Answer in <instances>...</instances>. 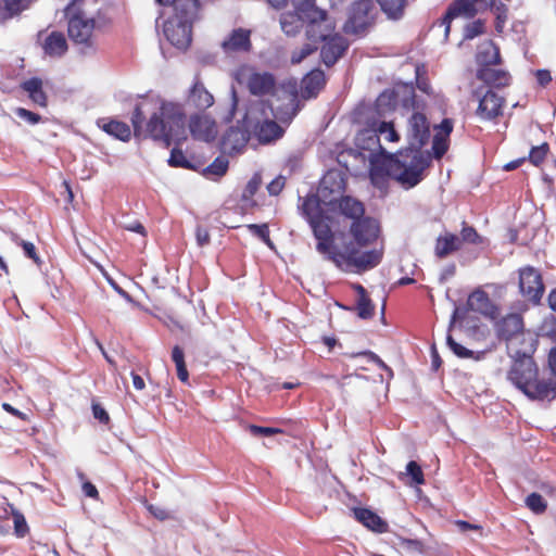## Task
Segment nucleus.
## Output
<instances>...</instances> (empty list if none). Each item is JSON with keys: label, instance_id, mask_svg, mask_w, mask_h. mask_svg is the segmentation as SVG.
Here are the masks:
<instances>
[{"label": "nucleus", "instance_id": "nucleus-35", "mask_svg": "<svg viewBox=\"0 0 556 556\" xmlns=\"http://www.w3.org/2000/svg\"><path fill=\"white\" fill-rule=\"evenodd\" d=\"M356 291L358 293L357 300V314L361 318L366 319L370 318L374 315V305L370 299L366 294V290L362 286H356Z\"/></svg>", "mask_w": 556, "mask_h": 556}, {"label": "nucleus", "instance_id": "nucleus-38", "mask_svg": "<svg viewBox=\"0 0 556 556\" xmlns=\"http://www.w3.org/2000/svg\"><path fill=\"white\" fill-rule=\"evenodd\" d=\"M382 11L392 18H397L402 15L405 0H377Z\"/></svg>", "mask_w": 556, "mask_h": 556}, {"label": "nucleus", "instance_id": "nucleus-24", "mask_svg": "<svg viewBox=\"0 0 556 556\" xmlns=\"http://www.w3.org/2000/svg\"><path fill=\"white\" fill-rule=\"evenodd\" d=\"M453 130V123L451 119L445 118L438 126V132L435 134L432 142V150L437 159H440L448 149V136Z\"/></svg>", "mask_w": 556, "mask_h": 556}, {"label": "nucleus", "instance_id": "nucleus-62", "mask_svg": "<svg viewBox=\"0 0 556 556\" xmlns=\"http://www.w3.org/2000/svg\"><path fill=\"white\" fill-rule=\"evenodd\" d=\"M109 283L112 286V288L121 295L123 296L127 302L134 303L132 298L127 293L124 289H122L113 279H109Z\"/></svg>", "mask_w": 556, "mask_h": 556}, {"label": "nucleus", "instance_id": "nucleus-12", "mask_svg": "<svg viewBox=\"0 0 556 556\" xmlns=\"http://www.w3.org/2000/svg\"><path fill=\"white\" fill-rule=\"evenodd\" d=\"M350 235L352 236L353 241L345 245H354L359 252H363L361 250L362 248L370 245L378 239L380 235L379 223L375 218L368 216L361 219L358 218V220L352 222L350 226Z\"/></svg>", "mask_w": 556, "mask_h": 556}, {"label": "nucleus", "instance_id": "nucleus-21", "mask_svg": "<svg viewBox=\"0 0 556 556\" xmlns=\"http://www.w3.org/2000/svg\"><path fill=\"white\" fill-rule=\"evenodd\" d=\"M467 304L471 311L480 313L491 319L496 318L498 315L497 307L490 300L489 295L480 289L475 290L468 296Z\"/></svg>", "mask_w": 556, "mask_h": 556}, {"label": "nucleus", "instance_id": "nucleus-18", "mask_svg": "<svg viewBox=\"0 0 556 556\" xmlns=\"http://www.w3.org/2000/svg\"><path fill=\"white\" fill-rule=\"evenodd\" d=\"M504 99L496 92L488 90L479 100L477 115L484 121H491L502 113Z\"/></svg>", "mask_w": 556, "mask_h": 556}, {"label": "nucleus", "instance_id": "nucleus-32", "mask_svg": "<svg viewBox=\"0 0 556 556\" xmlns=\"http://www.w3.org/2000/svg\"><path fill=\"white\" fill-rule=\"evenodd\" d=\"M101 127L106 134L122 141H128L131 137L130 127L126 123L112 119L104 122Z\"/></svg>", "mask_w": 556, "mask_h": 556}, {"label": "nucleus", "instance_id": "nucleus-37", "mask_svg": "<svg viewBox=\"0 0 556 556\" xmlns=\"http://www.w3.org/2000/svg\"><path fill=\"white\" fill-rule=\"evenodd\" d=\"M377 131L379 132V142L383 139L386 142H397L400 136L392 122L376 121Z\"/></svg>", "mask_w": 556, "mask_h": 556}, {"label": "nucleus", "instance_id": "nucleus-29", "mask_svg": "<svg viewBox=\"0 0 556 556\" xmlns=\"http://www.w3.org/2000/svg\"><path fill=\"white\" fill-rule=\"evenodd\" d=\"M339 210L342 215L352 219V222L365 217V208L363 203L352 197L341 198L339 201Z\"/></svg>", "mask_w": 556, "mask_h": 556}, {"label": "nucleus", "instance_id": "nucleus-60", "mask_svg": "<svg viewBox=\"0 0 556 556\" xmlns=\"http://www.w3.org/2000/svg\"><path fill=\"white\" fill-rule=\"evenodd\" d=\"M123 227L126 230L138 232V233H141L142 236H144V233H146L144 232V227L138 220H134V222H130L128 224H123Z\"/></svg>", "mask_w": 556, "mask_h": 556}, {"label": "nucleus", "instance_id": "nucleus-13", "mask_svg": "<svg viewBox=\"0 0 556 556\" xmlns=\"http://www.w3.org/2000/svg\"><path fill=\"white\" fill-rule=\"evenodd\" d=\"M370 9L371 4L368 1L355 2L350 9L349 17L343 26L345 34H363L370 25Z\"/></svg>", "mask_w": 556, "mask_h": 556}, {"label": "nucleus", "instance_id": "nucleus-2", "mask_svg": "<svg viewBox=\"0 0 556 556\" xmlns=\"http://www.w3.org/2000/svg\"><path fill=\"white\" fill-rule=\"evenodd\" d=\"M317 241L316 251L338 268L350 273H364L378 266L383 257V247L359 252L354 245L339 249L334 236L325 216L308 223Z\"/></svg>", "mask_w": 556, "mask_h": 556}, {"label": "nucleus", "instance_id": "nucleus-7", "mask_svg": "<svg viewBox=\"0 0 556 556\" xmlns=\"http://www.w3.org/2000/svg\"><path fill=\"white\" fill-rule=\"evenodd\" d=\"M333 30L334 24L325 11H313V17L307 29V39L315 43L324 42L320 55L327 66L333 65L348 48L345 39L334 34Z\"/></svg>", "mask_w": 556, "mask_h": 556}, {"label": "nucleus", "instance_id": "nucleus-36", "mask_svg": "<svg viewBox=\"0 0 556 556\" xmlns=\"http://www.w3.org/2000/svg\"><path fill=\"white\" fill-rule=\"evenodd\" d=\"M229 162L224 156L216 157L212 164L204 169V176L210 179H218L224 176L228 169Z\"/></svg>", "mask_w": 556, "mask_h": 556}, {"label": "nucleus", "instance_id": "nucleus-50", "mask_svg": "<svg viewBox=\"0 0 556 556\" xmlns=\"http://www.w3.org/2000/svg\"><path fill=\"white\" fill-rule=\"evenodd\" d=\"M168 163L172 166H180V167H187L188 166V161L186 160L184 153L181 151H179V150H176V149L172 150Z\"/></svg>", "mask_w": 556, "mask_h": 556}, {"label": "nucleus", "instance_id": "nucleus-3", "mask_svg": "<svg viewBox=\"0 0 556 556\" xmlns=\"http://www.w3.org/2000/svg\"><path fill=\"white\" fill-rule=\"evenodd\" d=\"M143 106L144 104L137 105L131 116L136 136H149L166 147L185 139L186 114L181 103L159 98L146 124Z\"/></svg>", "mask_w": 556, "mask_h": 556}, {"label": "nucleus", "instance_id": "nucleus-40", "mask_svg": "<svg viewBox=\"0 0 556 556\" xmlns=\"http://www.w3.org/2000/svg\"><path fill=\"white\" fill-rule=\"evenodd\" d=\"M460 244L463 242L470 243V244H481L483 242V239L481 236L478 235L476 229L470 226H464L460 231Z\"/></svg>", "mask_w": 556, "mask_h": 556}, {"label": "nucleus", "instance_id": "nucleus-43", "mask_svg": "<svg viewBox=\"0 0 556 556\" xmlns=\"http://www.w3.org/2000/svg\"><path fill=\"white\" fill-rule=\"evenodd\" d=\"M446 343L448 348L453 351V353L460 358H469L473 354L472 351L457 343L451 334H447Z\"/></svg>", "mask_w": 556, "mask_h": 556}, {"label": "nucleus", "instance_id": "nucleus-41", "mask_svg": "<svg viewBox=\"0 0 556 556\" xmlns=\"http://www.w3.org/2000/svg\"><path fill=\"white\" fill-rule=\"evenodd\" d=\"M406 475L410 477L412 484H422L425 482L420 466L412 460L406 465Z\"/></svg>", "mask_w": 556, "mask_h": 556}, {"label": "nucleus", "instance_id": "nucleus-42", "mask_svg": "<svg viewBox=\"0 0 556 556\" xmlns=\"http://www.w3.org/2000/svg\"><path fill=\"white\" fill-rule=\"evenodd\" d=\"M527 506L535 514H541L546 509V503L538 493H531L526 500Z\"/></svg>", "mask_w": 556, "mask_h": 556}, {"label": "nucleus", "instance_id": "nucleus-26", "mask_svg": "<svg viewBox=\"0 0 556 556\" xmlns=\"http://www.w3.org/2000/svg\"><path fill=\"white\" fill-rule=\"evenodd\" d=\"M476 60L481 67L497 64L500 62V50L491 40H485L479 45Z\"/></svg>", "mask_w": 556, "mask_h": 556}, {"label": "nucleus", "instance_id": "nucleus-22", "mask_svg": "<svg viewBox=\"0 0 556 556\" xmlns=\"http://www.w3.org/2000/svg\"><path fill=\"white\" fill-rule=\"evenodd\" d=\"M188 104L204 111L214 104V97L200 81L195 80L188 94Z\"/></svg>", "mask_w": 556, "mask_h": 556}, {"label": "nucleus", "instance_id": "nucleus-49", "mask_svg": "<svg viewBox=\"0 0 556 556\" xmlns=\"http://www.w3.org/2000/svg\"><path fill=\"white\" fill-rule=\"evenodd\" d=\"M249 431L251 432L252 435L254 437H260V435H265V437H269V435H274L276 433H280L282 432L280 429L278 428H271V427H260V426H255V425H250L248 427Z\"/></svg>", "mask_w": 556, "mask_h": 556}, {"label": "nucleus", "instance_id": "nucleus-51", "mask_svg": "<svg viewBox=\"0 0 556 556\" xmlns=\"http://www.w3.org/2000/svg\"><path fill=\"white\" fill-rule=\"evenodd\" d=\"M147 508L149 513L159 520H166L170 518V513L164 507L150 504Z\"/></svg>", "mask_w": 556, "mask_h": 556}, {"label": "nucleus", "instance_id": "nucleus-20", "mask_svg": "<svg viewBox=\"0 0 556 556\" xmlns=\"http://www.w3.org/2000/svg\"><path fill=\"white\" fill-rule=\"evenodd\" d=\"M250 128L245 125V117L243 118L242 127H230L224 135L222 146L224 150L230 152L240 151L250 138Z\"/></svg>", "mask_w": 556, "mask_h": 556}, {"label": "nucleus", "instance_id": "nucleus-23", "mask_svg": "<svg viewBox=\"0 0 556 556\" xmlns=\"http://www.w3.org/2000/svg\"><path fill=\"white\" fill-rule=\"evenodd\" d=\"M356 144L363 150L382 151V144L379 142V132L377 131V124L374 121L367 128L358 131L356 135Z\"/></svg>", "mask_w": 556, "mask_h": 556}, {"label": "nucleus", "instance_id": "nucleus-28", "mask_svg": "<svg viewBox=\"0 0 556 556\" xmlns=\"http://www.w3.org/2000/svg\"><path fill=\"white\" fill-rule=\"evenodd\" d=\"M460 249V239L454 233L445 232L437 238L434 254L443 258Z\"/></svg>", "mask_w": 556, "mask_h": 556}, {"label": "nucleus", "instance_id": "nucleus-58", "mask_svg": "<svg viewBox=\"0 0 556 556\" xmlns=\"http://www.w3.org/2000/svg\"><path fill=\"white\" fill-rule=\"evenodd\" d=\"M15 531L20 536H24L27 530V525L23 516L18 515L14 518Z\"/></svg>", "mask_w": 556, "mask_h": 556}, {"label": "nucleus", "instance_id": "nucleus-4", "mask_svg": "<svg viewBox=\"0 0 556 556\" xmlns=\"http://www.w3.org/2000/svg\"><path fill=\"white\" fill-rule=\"evenodd\" d=\"M533 351L530 341L519 355L511 356L514 363L507 379L531 401H552L556 396V384L552 379L539 377V368L531 356Z\"/></svg>", "mask_w": 556, "mask_h": 556}, {"label": "nucleus", "instance_id": "nucleus-48", "mask_svg": "<svg viewBox=\"0 0 556 556\" xmlns=\"http://www.w3.org/2000/svg\"><path fill=\"white\" fill-rule=\"evenodd\" d=\"M547 151H548V146L546 143H543L539 147H533L531 149L530 155H529L530 161L534 165H539L546 156Z\"/></svg>", "mask_w": 556, "mask_h": 556}, {"label": "nucleus", "instance_id": "nucleus-19", "mask_svg": "<svg viewBox=\"0 0 556 556\" xmlns=\"http://www.w3.org/2000/svg\"><path fill=\"white\" fill-rule=\"evenodd\" d=\"M250 30L238 28L233 29L222 42V49L225 53L248 52L251 48Z\"/></svg>", "mask_w": 556, "mask_h": 556}, {"label": "nucleus", "instance_id": "nucleus-9", "mask_svg": "<svg viewBox=\"0 0 556 556\" xmlns=\"http://www.w3.org/2000/svg\"><path fill=\"white\" fill-rule=\"evenodd\" d=\"M293 11H288L280 16L281 30L289 37H294L304 27L308 29L313 11H320L315 7V0H291Z\"/></svg>", "mask_w": 556, "mask_h": 556}, {"label": "nucleus", "instance_id": "nucleus-17", "mask_svg": "<svg viewBox=\"0 0 556 556\" xmlns=\"http://www.w3.org/2000/svg\"><path fill=\"white\" fill-rule=\"evenodd\" d=\"M189 129L194 139L210 142L217 136V126L214 119L206 114H194L190 117Z\"/></svg>", "mask_w": 556, "mask_h": 556}, {"label": "nucleus", "instance_id": "nucleus-5", "mask_svg": "<svg viewBox=\"0 0 556 556\" xmlns=\"http://www.w3.org/2000/svg\"><path fill=\"white\" fill-rule=\"evenodd\" d=\"M160 4H172L173 14L164 22L166 39L178 49H187L191 42L192 24L198 18L199 0H156Z\"/></svg>", "mask_w": 556, "mask_h": 556}, {"label": "nucleus", "instance_id": "nucleus-53", "mask_svg": "<svg viewBox=\"0 0 556 556\" xmlns=\"http://www.w3.org/2000/svg\"><path fill=\"white\" fill-rule=\"evenodd\" d=\"M21 247L23 248V251L27 257L31 258L36 264L40 263V258L37 255L36 248L31 242L21 241Z\"/></svg>", "mask_w": 556, "mask_h": 556}, {"label": "nucleus", "instance_id": "nucleus-57", "mask_svg": "<svg viewBox=\"0 0 556 556\" xmlns=\"http://www.w3.org/2000/svg\"><path fill=\"white\" fill-rule=\"evenodd\" d=\"M172 359L175 363L176 367L180 365H186L184 351L177 345L174 346L172 351Z\"/></svg>", "mask_w": 556, "mask_h": 556}, {"label": "nucleus", "instance_id": "nucleus-39", "mask_svg": "<svg viewBox=\"0 0 556 556\" xmlns=\"http://www.w3.org/2000/svg\"><path fill=\"white\" fill-rule=\"evenodd\" d=\"M262 184V178L260 174H254L253 177L248 181L243 192H242V201L247 204H254L253 203V195L258 190L260 186Z\"/></svg>", "mask_w": 556, "mask_h": 556}, {"label": "nucleus", "instance_id": "nucleus-1", "mask_svg": "<svg viewBox=\"0 0 556 556\" xmlns=\"http://www.w3.org/2000/svg\"><path fill=\"white\" fill-rule=\"evenodd\" d=\"M278 100H283L281 105H268L264 101H255L245 112V125L250 128L260 142L269 143L282 137L285 129L277 121L289 124L296 115L299 108L296 88L292 84L283 85L277 90Z\"/></svg>", "mask_w": 556, "mask_h": 556}, {"label": "nucleus", "instance_id": "nucleus-6", "mask_svg": "<svg viewBox=\"0 0 556 556\" xmlns=\"http://www.w3.org/2000/svg\"><path fill=\"white\" fill-rule=\"evenodd\" d=\"M430 160V155L422 150L404 149L389 161L387 172L391 179L407 190L424 179Z\"/></svg>", "mask_w": 556, "mask_h": 556}, {"label": "nucleus", "instance_id": "nucleus-27", "mask_svg": "<svg viewBox=\"0 0 556 556\" xmlns=\"http://www.w3.org/2000/svg\"><path fill=\"white\" fill-rule=\"evenodd\" d=\"M477 77L488 85L495 87H505L509 84L510 76L503 70H495L488 67H480L477 71Z\"/></svg>", "mask_w": 556, "mask_h": 556}, {"label": "nucleus", "instance_id": "nucleus-44", "mask_svg": "<svg viewBox=\"0 0 556 556\" xmlns=\"http://www.w3.org/2000/svg\"><path fill=\"white\" fill-rule=\"evenodd\" d=\"M33 0H4L5 10L11 16L27 9Z\"/></svg>", "mask_w": 556, "mask_h": 556}, {"label": "nucleus", "instance_id": "nucleus-56", "mask_svg": "<svg viewBox=\"0 0 556 556\" xmlns=\"http://www.w3.org/2000/svg\"><path fill=\"white\" fill-rule=\"evenodd\" d=\"M403 547L407 551H412V552H417V553H422L424 551V544L422 542L418 541V540H404L403 541Z\"/></svg>", "mask_w": 556, "mask_h": 556}, {"label": "nucleus", "instance_id": "nucleus-54", "mask_svg": "<svg viewBox=\"0 0 556 556\" xmlns=\"http://www.w3.org/2000/svg\"><path fill=\"white\" fill-rule=\"evenodd\" d=\"M283 187H285V178L282 176H279L268 184L267 190H268L269 194L277 195L280 193V191L283 189Z\"/></svg>", "mask_w": 556, "mask_h": 556}, {"label": "nucleus", "instance_id": "nucleus-25", "mask_svg": "<svg viewBox=\"0 0 556 556\" xmlns=\"http://www.w3.org/2000/svg\"><path fill=\"white\" fill-rule=\"evenodd\" d=\"M325 84V75L320 70H313L302 80L301 94L305 99L316 97Z\"/></svg>", "mask_w": 556, "mask_h": 556}, {"label": "nucleus", "instance_id": "nucleus-55", "mask_svg": "<svg viewBox=\"0 0 556 556\" xmlns=\"http://www.w3.org/2000/svg\"><path fill=\"white\" fill-rule=\"evenodd\" d=\"M195 238H197V242L200 247H204V245L208 244V242H210L208 231L205 228H202L201 226L197 227Z\"/></svg>", "mask_w": 556, "mask_h": 556}, {"label": "nucleus", "instance_id": "nucleus-30", "mask_svg": "<svg viewBox=\"0 0 556 556\" xmlns=\"http://www.w3.org/2000/svg\"><path fill=\"white\" fill-rule=\"evenodd\" d=\"M354 516L368 529L377 532H383L386 529V523L382 521V519L369 509L356 508L354 509Z\"/></svg>", "mask_w": 556, "mask_h": 556}, {"label": "nucleus", "instance_id": "nucleus-63", "mask_svg": "<svg viewBox=\"0 0 556 556\" xmlns=\"http://www.w3.org/2000/svg\"><path fill=\"white\" fill-rule=\"evenodd\" d=\"M417 87L420 91H422L427 94L432 93L431 86H430L429 81L425 78L417 77Z\"/></svg>", "mask_w": 556, "mask_h": 556}, {"label": "nucleus", "instance_id": "nucleus-8", "mask_svg": "<svg viewBox=\"0 0 556 556\" xmlns=\"http://www.w3.org/2000/svg\"><path fill=\"white\" fill-rule=\"evenodd\" d=\"M497 332L507 342L510 356L519 355L522 348L529 346L530 339L534 348V340L531 333L523 332L522 318L518 314H510L503 318L497 326Z\"/></svg>", "mask_w": 556, "mask_h": 556}, {"label": "nucleus", "instance_id": "nucleus-52", "mask_svg": "<svg viewBox=\"0 0 556 556\" xmlns=\"http://www.w3.org/2000/svg\"><path fill=\"white\" fill-rule=\"evenodd\" d=\"M16 115L31 125H35L40 121V116L38 114L22 108L16 110Z\"/></svg>", "mask_w": 556, "mask_h": 556}, {"label": "nucleus", "instance_id": "nucleus-59", "mask_svg": "<svg viewBox=\"0 0 556 556\" xmlns=\"http://www.w3.org/2000/svg\"><path fill=\"white\" fill-rule=\"evenodd\" d=\"M92 412H93V416H94L96 419L100 420L101 422H108L109 421L108 413L100 405H93L92 406Z\"/></svg>", "mask_w": 556, "mask_h": 556}, {"label": "nucleus", "instance_id": "nucleus-46", "mask_svg": "<svg viewBox=\"0 0 556 556\" xmlns=\"http://www.w3.org/2000/svg\"><path fill=\"white\" fill-rule=\"evenodd\" d=\"M317 47L315 46V42H309L304 45L300 50H296L291 55V62L293 64H298L302 62L307 55L313 53Z\"/></svg>", "mask_w": 556, "mask_h": 556}, {"label": "nucleus", "instance_id": "nucleus-15", "mask_svg": "<svg viewBox=\"0 0 556 556\" xmlns=\"http://www.w3.org/2000/svg\"><path fill=\"white\" fill-rule=\"evenodd\" d=\"M519 288L528 300L539 301L544 292V285L540 273L533 267L520 269Z\"/></svg>", "mask_w": 556, "mask_h": 556}, {"label": "nucleus", "instance_id": "nucleus-14", "mask_svg": "<svg viewBox=\"0 0 556 556\" xmlns=\"http://www.w3.org/2000/svg\"><path fill=\"white\" fill-rule=\"evenodd\" d=\"M430 137V127L426 116L421 113H414L408 119L407 149H419L426 144Z\"/></svg>", "mask_w": 556, "mask_h": 556}, {"label": "nucleus", "instance_id": "nucleus-16", "mask_svg": "<svg viewBox=\"0 0 556 556\" xmlns=\"http://www.w3.org/2000/svg\"><path fill=\"white\" fill-rule=\"evenodd\" d=\"M38 42L46 56L62 58L67 51V40L63 33L43 30L38 34Z\"/></svg>", "mask_w": 556, "mask_h": 556}, {"label": "nucleus", "instance_id": "nucleus-61", "mask_svg": "<svg viewBox=\"0 0 556 556\" xmlns=\"http://www.w3.org/2000/svg\"><path fill=\"white\" fill-rule=\"evenodd\" d=\"M536 79L540 85L545 86L552 80L551 73L546 70H539L535 73Z\"/></svg>", "mask_w": 556, "mask_h": 556}, {"label": "nucleus", "instance_id": "nucleus-45", "mask_svg": "<svg viewBox=\"0 0 556 556\" xmlns=\"http://www.w3.org/2000/svg\"><path fill=\"white\" fill-rule=\"evenodd\" d=\"M484 30V24L481 20L471 22L466 25L464 29V39H473L475 37L482 34Z\"/></svg>", "mask_w": 556, "mask_h": 556}, {"label": "nucleus", "instance_id": "nucleus-34", "mask_svg": "<svg viewBox=\"0 0 556 556\" xmlns=\"http://www.w3.org/2000/svg\"><path fill=\"white\" fill-rule=\"evenodd\" d=\"M301 210L302 214L304 215L308 223L315 220L320 216H324L323 211L320 208L319 200L316 195L305 198Z\"/></svg>", "mask_w": 556, "mask_h": 556}, {"label": "nucleus", "instance_id": "nucleus-47", "mask_svg": "<svg viewBox=\"0 0 556 556\" xmlns=\"http://www.w3.org/2000/svg\"><path fill=\"white\" fill-rule=\"evenodd\" d=\"M248 228L252 233L260 237L266 244H268L269 247L273 245L271 241L269 239V231H268V227L266 224H263V225L251 224L248 226Z\"/></svg>", "mask_w": 556, "mask_h": 556}, {"label": "nucleus", "instance_id": "nucleus-11", "mask_svg": "<svg viewBox=\"0 0 556 556\" xmlns=\"http://www.w3.org/2000/svg\"><path fill=\"white\" fill-rule=\"evenodd\" d=\"M68 36L78 43H87L94 29V20L80 11L75 3L66 8Z\"/></svg>", "mask_w": 556, "mask_h": 556}, {"label": "nucleus", "instance_id": "nucleus-31", "mask_svg": "<svg viewBox=\"0 0 556 556\" xmlns=\"http://www.w3.org/2000/svg\"><path fill=\"white\" fill-rule=\"evenodd\" d=\"M22 88L26 91L29 98L38 105L46 106L47 97L42 90V81L39 78H30L23 83Z\"/></svg>", "mask_w": 556, "mask_h": 556}, {"label": "nucleus", "instance_id": "nucleus-10", "mask_svg": "<svg viewBox=\"0 0 556 556\" xmlns=\"http://www.w3.org/2000/svg\"><path fill=\"white\" fill-rule=\"evenodd\" d=\"M233 78L238 84L245 85L254 96L268 94L275 89V78L270 73L258 72L249 65L240 66Z\"/></svg>", "mask_w": 556, "mask_h": 556}, {"label": "nucleus", "instance_id": "nucleus-33", "mask_svg": "<svg viewBox=\"0 0 556 556\" xmlns=\"http://www.w3.org/2000/svg\"><path fill=\"white\" fill-rule=\"evenodd\" d=\"M397 103V94L394 90H384L376 100V110L379 116H384L393 111Z\"/></svg>", "mask_w": 556, "mask_h": 556}, {"label": "nucleus", "instance_id": "nucleus-64", "mask_svg": "<svg viewBox=\"0 0 556 556\" xmlns=\"http://www.w3.org/2000/svg\"><path fill=\"white\" fill-rule=\"evenodd\" d=\"M83 491H84L85 495L89 496V497H97V495H98V490L90 482H85L83 484Z\"/></svg>", "mask_w": 556, "mask_h": 556}]
</instances>
